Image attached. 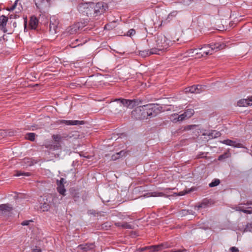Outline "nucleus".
<instances>
[{"mask_svg": "<svg viewBox=\"0 0 252 252\" xmlns=\"http://www.w3.org/2000/svg\"><path fill=\"white\" fill-rule=\"evenodd\" d=\"M60 124H64L67 126H75L83 125L85 124V122L83 121L62 120L60 121Z\"/></svg>", "mask_w": 252, "mask_h": 252, "instance_id": "obj_11", "label": "nucleus"}, {"mask_svg": "<svg viewBox=\"0 0 252 252\" xmlns=\"http://www.w3.org/2000/svg\"><path fill=\"white\" fill-rule=\"evenodd\" d=\"M135 99L130 100L124 98L116 99L110 104L111 111L115 114H119L125 111V108H132L138 105Z\"/></svg>", "mask_w": 252, "mask_h": 252, "instance_id": "obj_2", "label": "nucleus"}, {"mask_svg": "<svg viewBox=\"0 0 252 252\" xmlns=\"http://www.w3.org/2000/svg\"><path fill=\"white\" fill-rule=\"evenodd\" d=\"M121 227L125 229H132V226L127 222H123Z\"/></svg>", "mask_w": 252, "mask_h": 252, "instance_id": "obj_31", "label": "nucleus"}, {"mask_svg": "<svg viewBox=\"0 0 252 252\" xmlns=\"http://www.w3.org/2000/svg\"><path fill=\"white\" fill-rule=\"evenodd\" d=\"M45 147L50 150L56 151L61 148V145L59 143L54 142L53 144H47L45 145Z\"/></svg>", "mask_w": 252, "mask_h": 252, "instance_id": "obj_15", "label": "nucleus"}, {"mask_svg": "<svg viewBox=\"0 0 252 252\" xmlns=\"http://www.w3.org/2000/svg\"><path fill=\"white\" fill-rule=\"evenodd\" d=\"M248 103L249 102H248V99H243L238 101L237 104L240 107H245L249 105Z\"/></svg>", "mask_w": 252, "mask_h": 252, "instance_id": "obj_23", "label": "nucleus"}, {"mask_svg": "<svg viewBox=\"0 0 252 252\" xmlns=\"http://www.w3.org/2000/svg\"><path fill=\"white\" fill-rule=\"evenodd\" d=\"M194 111L192 109H188L184 112L185 117H187V119L190 118L194 114Z\"/></svg>", "mask_w": 252, "mask_h": 252, "instance_id": "obj_21", "label": "nucleus"}, {"mask_svg": "<svg viewBox=\"0 0 252 252\" xmlns=\"http://www.w3.org/2000/svg\"><path fill=\"white\" fill-rule=\"evenodd\" d=\"M78 11L88 16L94 17V2L80 3L77 7Z\"/></svg>", "mask_w": 252, "mask_h": 252, "instance_id": "obj_5", "label": "nucleus"}, {"mask_svg": "<svg viewBox=\"0 0 252 252\" xmlns=\"http://www.w3.org/2000/svg\"><path fill=\"white\" fill-rule=\"evenodd\" d=\"M173 252V250H172L170 252Z\"/></svg>", "mask_w": 252, "mask_h": 252, "instance_id": "obj_60", "label": "nucleus"}, {"mask_svg": "<svg viewBox=\"0 0 252 252\" xmlns=\"http://www.w3.org/2000/svg\"><path fill=\"white\" fill-rule=\"evenodd\" d=\"M242 212H243L245 214H252V210H248L244 209L243 210H242Z\"/></svg>", "mask_w": 252, "mask_h": 252, "instance_id": "obj_44", "label": "nucleus"}, {"mask_svg": "<svg viewBox=\"0 0 252 252\" xmlns=\"http://www.w3.org/2000/svg\"><path fill=\"white\" fill-rule=\"evenodd\" d=\"M187 250L185 249L180 250H173V252H187Z\"/></svg>", "mask_w": 252, "mask_h": 252, "instance_id": "obj_42", "label": "nucleus"}, {"mask_svg": "<svg viewBox=\"0 0 252 252\" xmlns=\"http://www.w3.org/2000/svg\"><path fill=\"white\" fill-rule=\"evenodd\" d=\"M244 231H250L252 232V223H248L246 228H245Z\"/></svg>", "mask_w": 252, "mask_h": 252, "instance_id": "obj_35", "label": "nucleus"}, {"mask_svg": "<svg viewBox=\"0 0 252 252\" xmlns=\"http://www.w3.org/2000/svg\"><path fill=\"white\" fill-rule=\"evenodd\" d=\"M228 158V154L227 153H225L221 155H220L219 158L218 159L219 160H221L223 159H225Z\"/></svg>", "mask_w": 252, "mask_h": 252, "instance_id": "obj_36", "label": "nucleus"}, {"mask_svg": "<svg viewBox=\"0 0 252 252\" xmlns=\"http://www.w3.org/2000/svg\"><path fill=\"white\" fill-rule=\"evenodd\" d=\"M170 189H169V188H166L165 189H164L165 190H170Z\"/></svg>", "mask_w": 252, "mask_h": 252, "instance_id": "obj_59", "label": "nucleus"}, {"mask_svg": "<svg viewBox=\"0 0 252 252\" xmlns=\"http://www.w3.org/2000/svg\"><path fill=\"white\" fill-rule=\"evenodd\" d=\"M230 252H239V250L235 247H232L229 249Z\"/></svg>", "mask_w": 252, "mask_h": 252, "instance_id": "obj_39", "label": "nucleus"}, {"mask_svg": "<svg viewBox=\"0 0 252 252\" xmlns=\"http://www.w3.org/2000/svg\"><path fill=\"white\" fill-rule=\"evenodd\" d=\"M13 210V207L9 204L0 205V213L3 215L9 214Z\"/></svg>", "mask_w": 252, "mask_h": 252, "instance_id": "obj_9", "label": "nucleus"}, {"mask_svg": "<svg viewBox=\"0 0 252 252\" xmlns=\"http://www.w3.org/2000/svg\"><path fill=\"white\" fill-rule=\"evenodd\" d=\"M7 10L8 11H12L14 10V9L12 8V6H11L10 8H8Z\"/></svg>", "mask_w": 252, "mask_h": 252, "instance_id": "obj_55", "label": "nucleus"}, {"mask_svg": "<svg viewBox=\"0 0 252 252\" xmlns=\"http://www.w3.org/2000/svg\"><path fill=\"white\" fill-rule=\"evenodd\" d=\"M6 26H1L0 29L3 31V32H7V30L6 28Z\"/></svg>", "mask_w": 252, "mask_h": 252, "instance_id": "obj_46", "label": "nucleus"}, {"mask_svg": "<svg viewBox=\"0 0 252 252\" xmlns=\"http://www.w3.org/2000/svg\"><path fill=\"white\" fill-rule=\"evenodd\" d=\"M221 143L223 144H226L227 145H229V146H233V147H237V146L235 145V144L236 142L235 141H232L230 139L224 140L221 141ZM237 147H239L237 146Z\"/></svg>", "mask_w": 252, "mask_h": 252, "instance_id": "obj_25", "label": "nucleus"}, {"mask_svg": "<svg viewBox=\"0 0 252 252\" xmlns=\"http://www.w3.org/2000/svg\"><path fill=\"white\" fill-rule=\"evenodd\" d=\"M52 139L54 140V142L59 143L61 144V142L62 139V137L60 134H53L52 136Z\"/></svg>", "mask_w": 252, "mask_h": 252, "instance_id": "obj_22", "label": "nucleus"}, {"mask_svg": "<svg viewBox=\"0 0 252 252\" xmlns=\"http://www.w3.org/2000/svg\"><path fill=\"white\" fill-rule=\"evenodd\" d=\"M154 42H153L150 40L148 45L149 47L156 49L157 54H159L158 52L160 51L166 50L172 44V41L162 34L157 35L154 37Z\"/></svg>", "mask_w": 252, "mask_h": 252, "instance_id": "obj_3", "label": "nucleus"}, {"mask_svg": "<svg viewBox=\"0 0 252 252\" xmlns=\"http://www.w3.org/2000/svg\"><path fill=\"white\" fill-rule=\"evenodd\" d=\"M22 162H24L27 166H31L33 164V162L32 160L29 158H25Z\"/></svg>", "mask_w": 252, "mask_h": 252, "instance_id": "obj_30", "label": "nucleus"}, {"mask_svg": "<svg viewBox=\"0 0 252 252\" xmlns=\"http://www.w3.org/2000/svg\"><path fill=\"white\" fill-rule=\"evenodd\" d=\"M144 105L140 106L135 108L131 112V117L136 120H143L147 119L148 117L146 115V111L145 109Z\"/></svg>", "mask_w": 252, "mask_h": 252, "instance_id": "obj_6", "label": "nucleus"}, {"mask_svg": "<svg viewBox=\"0 0 252 252\" xmlns=\"http://www.w3.org/2000/svg\"><path fill=\"white\" fill-rule=\"evenodd\" d=\"M225 47V45L223 43H212L208 45H204L200 48L190 49L188 53L190 56H196L197 58H200L208 55H212L214 52L223 49Z\"/></svg>", "mask_w": 252, "mask_h": 252, "instance_id": "obj_1", "label": "nucleus"}, {"mask_svg": "<svg viewBox=\"0 0 252 252\" xmlns=\"http://www.w3.org/2000/svg\"><path fill=\"white\" fill-rule=\"evenodd\" d=\"M122 222H115V225L117 226V227H121V225H122Z\"/></svg>", "mask_w": 252, "mask_h": 252, "instance_id": "obj_50", "label": "nucleus"}, {"mask_svg": "<svg viewBox=\"0 0 252 252\" xmlns=\"http://www.w3.org/2000/svg\"><path fill=\"white\" fill-rule=\"evenodd\" d=\"M249 105H252V96L248 99Z\"/></svg>", "mask_w": 252, "mask_h": 252, "instance_id": "obj_47", "label": "nucleus"}, {"mask_svg": "<svg viewBox=\"0 0 252 252\" xmlns=\"http://www.w3.org/2000/svg\"><path fill=\"white\" fill-rule=\"evenodd\" d=\"M150 246H147V247H143V248H140L139 250L141 252H144V251H145L146 250H150Z\"/></svg>", "mask_w": 252, "mask_h": 252, "instance_id": "obj_41", "label": "nucleus"}, {"mask_svg": "<svg viewBox=\"0 0 252 252\" xmlns=\"http://www.w3.org/2000/svg\"><path fill=\"white\" fill-rule=\"evenodd\" d=\"M152 195L153 196L157 197V196H163L164 195V193L161 192H153L152 193Z\"/></svg>", "mask_w": 252, "mask_h": 252, "instance_id": "obj_33", "label": "nucleus"}, {"mask_svg": "<svg viewBox=\"0 0 252 252\" xmlns=\"http://www.w3.org/2000/svg\"><path fill=\"white\" fill-rule=\"evenodd\" d=\"M243 204L247 205H252V201H248L246 203H244Z\"/></svg>", "mask_w": 252, "mask_h": 252, "instance_id": "obj_52", "label": "nucleus"}, {"mask_svg": "<svg viewBox=\"0 0 252 252\" xmlns=\"http://www.w3.org/2000/svg\"><path fill=\"white\" fill-rule=\"evenodd\" d=\"M49 200L51 202V205L54 207H57L59 204L60 203V200L57 196L56 195H47Z\"/></svg>", "mask_w": 252, "mask_h": 252, "instance_id": "obj_12", "label": "nucleus"}, {"mask_svg": "<svg viewBox=\"0 0 252 252\" xmlns=\"http://www.w3.org/2000/svg\"><path fill=\"white\" fill-rule=\"evenodd\" d=\"M186 119H187L186 117H185V114L184 113L180 115H179L178 116V121H183Z\"/></svg>", "mask_w": 252, "mask_h": 252, "instance_id": "obj_38", "label": "nucleus"}, {"mask_svg": "<svg viewBox=\"0 0 252 252\" xmlns=\"http://www.w3.org/2000/svg\"><path fill=\"white\" fill-rule=\"evenodd\" d=\"M162 247V245L151 246L150 250H151L152 252H156L160 250Z\"/></svg>", "mask_w": 252, "mask_h": 252, "instance_id": "obj_28", "label": "nucleus"}, {"mask_svg": "<svg viewBox=\"0 0 252 252\" xmlns=\"http://www.w3.org/2000/svg\"><path fill=\"white\" fill-rule=\"evenodd\" d=\"M31 173L29 172H22L21 171H18L16 174L17 176H20L21 175H24L26 176H30L31 175Z\"/></svg>", "mask_w": 252, "mask_h": 252, "instance_id": "obj_34", "label": "nucleus"}, {"mask_svg": "<svg viewBox=\"0 0 252 252\" xmlns=\"http://www.w3.org/2000/svg\"><path fill=\"white\" fill-rule=\"evenodd\" d=\"M150 50H145L143 51H140L139 52V54L141 57L145 58L148 56H149L153 54H157V52H156V49L153 48V47H150Z\"/></svg>", "mask_w": 252, "mask_h": 252, "instance_id": "obj_13", "label": "nucleus"}, {"mask_svg": "<svg viewBox=\"0 0 252 252\" xmlns=\"http://www.w3.org/2000/svg\"><path fill=\"white\" fill-rule=\"evenodd\" d=\"M110 227V225L108 222H105L102 224L101 228L103 229H108Z\"/></svg>", "mask_w": 252, "mask_h": 252, "instance_id": "obj_37", "label": "nucleus"}, {"mask_svg": "<svg viewBox=\"0 0 252 252\" xmlns=\"http://www.w3.org/2000/svg\"><path fill=\"white\" fill-rule=\"evenodd\" d=\"M64 183H65L64 179L63 178L60 180H57V190L62 195L64 196L66 189L64 188Z\"/></svg>", "mask_w": 252, "mask_h": 252, "instance_id": "obj_8", "label": "nucleus"}, {"mask_svg": "<svg viewBox=\"0 0 252 252\" xmlns=\"http://www.w3.org/2000/svg\"><path fill=\"white\" fill-rule=\"evenodd\" d=\"M12 16H13V15H11L10 16V18H11ZM16 16H17V15H14L13 16V18H16Z\"/></svg>", "mask_w": 252, "mask_h": 252, "instance_id": "obj_56", "label": "nucleus"}, {"mask_svg": "<svg viewBox=\"0 0 252 252\" xmlns=\"http://www.w3.org/2000/svg\"><path fill=\"white\" fill-rule=\"evenodd\" d=\"M38 24V20L34 16L31 17L30 21V26L32 29H36Z\"/></svg>", "mask_w": 252, "mask_h": 252, "instance_id": "obj_18", "label": "nucleus"}, {"mask_svg": "<svg viewBox=\"0 0 252 252\" xmlns=\"http://www.w3.org/2000/svg\"><path fill=\"white\" fill-rule=\"evenodd\" d=\"M13 26H14V27H16V23L15 22H14V23H13Z\"/></svg>", "mask_w": 252, "mask_h": 252, "instance_id": "obj_58", "label": "nucleus"}, {"mask_svg": "<svg viewBox=\"0 0 252 252\" xmlns=\"http://www.w3.org/2000/svg\"><path fill=\"white\" fill-rule=\"evenodd\" d=\"M35 137V134L34 133H28L26 136V138L31 141H34Z\"/></svg>", "mask_w": 252, "mask_h": 252, "instance_id": "obj_29", "label": "nucleus"}, {"mask_svg": "<svg viewBox=\"0 0 252 252\" xmlns=\"http://www.w3.org/2000/svg\"><path fill=\"white\" fill-rule=\"evenodd\" d=\"M190 191V190H189V191H180L178 193V195H180V196H182V195H184L185 194H186V193H188V192H189Z\"/></svg>", "mask_w": 252, "mask_h": 252, "instance_id": "obj_43", "label": "nucleus"}, {"mask_svg": "<svg viewBox=\"0 0 252 252\" xmlns=\"http://www.w3.org/2000/svg\"><path fill=\"white\" fill-rule=\"evenodd\" d=\"M136 33V32L134 29H130L126 33V35L131 37L132 36L134 35Z\"/></svg>", "mask_w": 252, "mask_h": 252, "instance_id": "obj_32", "label": "nucleus"}, {"mask_svg": "<svg viewBox=\"0 0 252 252\" xmlns=\"http://www.w3.org/2000/svg\"><path fill=\"white\" fill-rule=\"evenodd\" d=\"M126 152L124 150H122L120 152L116 153L113 155L111 157V159L113 160H116L121 157H124L126 155Z\"/></svg>", "mask_w": 252, "mask_h": 252, "instance_id": "obj_19", "label": "nucleus"}, {"mask_svg": "<svg viewBox=\"0 0 252 252\" xmlns=\"http://www.w3.org/2000/svg\"><path fill=\"white\" fill-rule=\"evenodd\" d=\"M19 0H16L14 3L13 4V5L12 6V8L15 9L16 8V7L17 6V3H18V2Z\"/></svg>", "mask_w": 252, "mask_h": 252, "instance_id": "obj_48", "label": "nucleus"}, {"mask_svg": "<svg viewBox=\"0 0 252 252\" xmlns=\"http://www.w3.org/2000/svg\"><path fill=\"white\" fill-rule=\"evenodd\" d=\"M206 206V204L205 203H202L197 206V208L198 209H199L200 208L205 207Z\"/></svg>", "mask_w": 252, "mask_h": 252, "instance_id": "obj_45", "label": "nucleus"}, {"mask_svg": "<svg viewBox=\"0 0 252 252\" xmlns=\"http://www.w3.org/2000/svg\"><path fill=\"white\" fill-rule=\"evenodd\" d=\"M3 36H4V35H3L2 36H0V41L1 40V38L2 37H3Z\"/></svg>", "mask_w": 252, "mask_h": 252, "instance_id": "obj_61", "label": "nucleus"}, {"mask_svg": "<svg viewBox=\"0 0 252 252\" xmlns=\"http://www.w3.org/2000/svg\"><path fill=\"white\" fill-rule=\"evenodd\" d=\"M79 23L74 24L67 28V32L70 34H74L77 32V30H79Z\"/></svg>", "mask_w": 252, "mask_h": 252, "instance_id": "obj_17", "label": "nucleus"}, {"mask_svg": "<svg viewBox=\"0 0 252 252\" xmlns=\"http://www.w3.org/2000/svg\"><path fill=\"white\" fill-rule=\"evenodd\" d=\"M108 8L107 4L104 2L100 1L96 3L94 2V17L104 13Z\"/></svg>", "mask_w": 252, "mask_h": 252, "instance_id": "obj_7", "label": "nucleus"}, {"mask_svg": "<svg viewBox=\"0 0 252 252\" xmlns=\"http://www.w3.org/2000/svg\"><path fill=\"white\" fill-rule=\"evenodd\" d=\"M196 125H190L188 126V129H191L192 127H195Z\"/></svg>", "mask_w": 252, "mask_h": 252, "instance_id": "obj_54", "label": "nucleus"}, {"mask_svg": "<svg viewBox=\"0 0 252 252\" xmlns=\"http://www.w3.org/2000/svg\"><path fill=\"white\" fill-rule=\"evenodd\" d=\"M95 245L94 243H86L85 244L79 245L78 248L84 252H87L93 250L94 248Z\"/></svg>", "mask_w": 252, "mask_h": 252, "instance_id": "obj_14", "label": "nucleus"}, {"mask_svg": "<svg viewBox=\"0 0 252 252\" xmlns=\"http://www.w3.org/2000/svg\"><path fill=\"white\" fill-rule=\"evenodd\" d=\"M204 135H208L210 139L216 138L220 137L221 133L219 131L216 130H211L210 132L203 133Z\"/></svg>", "mask_w": 252, "mask_h": 252, "instance_id": "obj_16", "label": "nucleus"}, {"mask_svg": "<svg viewBox=\"0 0 252 252\" xmlns=\"http://www.w3.org/2000/svg\"><path fill=\"white\" fill-rule=\"evenodd\" d=\"M89 213H90V214H93V215H94V216H95V214H98V213H96V211H94V210H90V211H89Z\"/></svg>", "mask_w": 252, "mask_h": 252, "instance_id": "obj_49", "label": "nucleus"}, {"mask_svg": "<svg viewBox=\"0 0 252 252\" xmlns=\"http://www.w3.org/2000/svg\"><path fill=\"white\" fill-rule=\"evenodd\" d=\"M50 202L48 198L46 196V198L43 199V201L41 202L40 209L43 212L48 211L51 207Z\"/></svg>", "mask_w": 252, "mask_h": 252, "instance_id": "obj_10", "label": "nucleus"}, {"mask_svg": "<svg viewBox=\"0 0 252 252\" xmlns=\"http://www.w3.org/2000/svg\"><path fill=\"white\" fill-rule=\"evenodd\" d=\"M26 25H27V21L25 20H24V26H25V29L26 28Z\"/></svg>", "mask_w": 252, "mask_h": 252, "instance_id": "obj_57", "label": "nucleus"}, {"mask_svg": "<svg viewBox=\"0 0 252 252\" xmlns=\"http://www.w3.org/2000/svg\"><path fill=\"white\" fill-rule=\"evenodd\" d=\"M185 91L186 93H194L196 94V89H195V86H192L188 88H186L185 89Z\"/></svg>", "mask_w": 252, "mask_h": 252, "instance_id": "obj_26", "label": "nucleus"}, {"mask_svg": "<svg viewBox=\"0 0 252 252\" xmlns=\"http://www.w3.org/2000/svg\"><path fill=\"white\" fill-rule=\"evenodd\" d=\"M57 28V23H53L52 21H50L49 25V32L51 34H54L56 33V30Z\"/></svg>", "mask_w": 252, "mask_h": 252, "instance_id": "obj_20", "label": "nucleus"}, {"mask_svg": "<svg viewBox=\"0 0 252 252\" xmlns=\"http://www.w3.org/2000/svg\"><path fill=\"white\" fill-rule=\"evenodd\" d=\"M144 106L147 117H155L162 111V107L158 104L150 103Z\"/></svg>", "mask_w": 252, "mask_h": 252, "instance_id": "obj_4", "label": "nucleus"}, {"mask_svg": "<svg viewBox=\"0 0 252 252\" xmlns=\"http://www.w3.org/2000/svg\"><path fill=\"white\" fill-rule=\"evenodd\" d=\"M32 220H24L23 221L22 223H21V224L23 226H25V225H28L30 223V222H32Z\"/></svg>", "mask_w": 252, "mask_h": 252, "instance_id": "obj_40", "label": "nucleus"}, {"mask_svg": "<svg viewBox=\"0 0 252 252\" xmlns=\"http://www.w3.org/2000/svg\"><path fill=\"white\" fill-rule=\"evenodd\" d=\"M206 88L205 86H202L200 85H197L195 86L196 94H199L205 90Z\"/></svg>", "mask_w": 252, "mask_h": 252, "instance_id": "obj_27", "label": "nucleus"}, {"mask_svg": "<svg viewBox=\"0 0 252 252\" xmlns=\"http://www.w3.org/2000/svg\"><path fill=\"white\" fill-rule=\"evenodd\" d=\"M220 183V180L219 179H214L211 183L209 184L210 188H213L218 186Z\"/></svg>", "mask_w": 252, "mask_h": 252, "instance_id": "obj_24", "label": "nucleus"}, {"mask_svg": "<svg viewBox=\"0 0 252 252\" xmlns=\"http://www.w3.org/2000/svg\"><path fill=\"white\" fill-rule=\"evenodd\" d=\"M32 252H42L40 249H33Z\"/></svg>", "mask_w": 252, "mask_h": 252, "instance_id": "obj_53", "label": "nucleus"}, {"mask_svg": "<svg viewBox=\"0 0 252 252\" xmlns=\"http://www.w3.org/2000/svg\"><path fill=\"white\" fill-rule=\"evenodd\" d=\"M244 209L242 208L241 207H236V210L238 211L242 212Z\"/></svg>", "mask_w": 252, "mask_h": 252, "instance_id": "obj_51", "label": "nucleus"}]
</instances>
